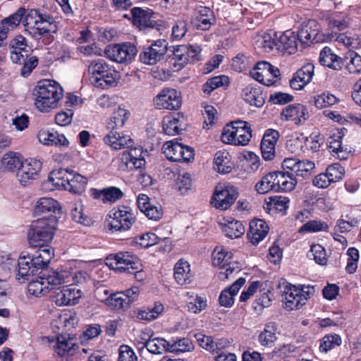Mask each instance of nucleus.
<instances>
[{
  "label": "nucleus",
  "instance_id": "obj_1",
  "mask_svg": "<svg viewBox=\"0 0 361 361\" xmlns=\"http://www.w3.org/2000/svg\"><path fill=\"white\" fill-rule=\"evenodd\" d=\"M63 92L61 86L54 80L39 81L32 93L36 108L41 112H49L56 108Z\"/></svg>",
  "mask_w": 361,
  "mask_h": 361
},
{
  "label": "nucleus",
  "instance_id": "obj_2",
  "mask_svg": "<svg viewBox=\"0 0 361 361\" xmlns=\"http://www.w3.org/2000/svg\"><path fill=\"white\" fill-rule=\"evenodd\" d=\"M57 223L56 216H42L32 221L27 232L29 244L32 247L49 246L52 240Z\"/></svg>",
  "mask_w": 361,
  "mask_h": 361
},
{
  "label": "nucleus",
  "instance_id": "obj_3",
  "mask_svg": "<svg viewBox=\"0 0 361 361\" xmlns=\"http://www.w3.org/2000/svg\"><path fill=\"white\" fill-rule=\"evenodd\" d=\"M252 137L250 125L244 121L237 120L227 124L223 129L221 139L225 144L237 146L248 145Z\"/></svg>",
  "mask_w": 361,
  "mask_h": 361
},
{
  "label": "nucleus",
  "instance_id": "obj_4",
  "mask_svg": "<svg viewBox=\"0 0 361 361\" xmlns=\"http://www.w3.org/2000/svg\"><path fill=\"white\" fill-rule=\"evenodd\" d=\"M108 226L111 232L128 231L135 222L132 209L121 205L113 208L108 214Z\"/></svg>",
  "mask_w": 361,
  "mask_h": 361
},
{
  "label": "nucleus",
  "instance_id": "obj_5",
  "mask_svg": "<svg viewBox=\"0 0 361 361\" xmlns=\"http://www.w3.org/2000/svg\"><path fill=\"white\" fill-rule=\"evenodd\" d=\"M200 47L197 45H178L173 47L170 64L174 71H178L189 62L200 60Z\"/></svg>",
  "mask_w": 361,
  "mask_h": 361
},
{
  "label": "nucleus",
  "instance_id": "obj_6",
  "mask_svg": "<svg viewBox=\"0 0 361 361\" xmlns=\"http://www.w3.org/2000/svg\"><path fill=\"white\" fill-rule=\"evenodd\" d=\"M137 52V47L129 42L111 44L107 45L104 50V55L109 60L125 64L131 62Z\"/></svg>",
  "mask_w": 361,
  "mask_h": 361
},
{
  "label": "nucleus",
  "instance_id": "obj_7",
  "mask_svg": "<svg viewBox=\"0 0 361 361\" xmlns=\"http://www.w3.org/2000/svg\"><path fill=\"white\" fill-rule=\"evenodd\" d=\"M283 288L281 290L285 307L288 310H298L302 307L307 302L305 295L300 290L299 288L283 281L279 283V288Z\"/></svg>",
  "mask_w": 361,
  "mask_h": 361
},
{
  "label": "nucleus",
  "instance_id": "obj_8",
  "mask_svg": "<svg viewBox=\"0 0 361 361\" xmlns=\"http://www.w3.org/2000/svg\"><path fill=\"white\" fill-rule=\"evenodd\" d=\"M168 51V42L158 39L147 47H144L140 54V60L147 65H154L164 59Z\"/></svg>",
  "mask_w": 361,
  "mask_h": 361
},
{
  "label": "nucleus",
  "instance_id": "obj_9",
  "mask_svg": "<svg viewBox=\"0 0 361 361\" xmlns=\"http://www.w3.org/2000/svg\"><path fill=\"white\" fill-rule=\"evenodd\" d=\"M166 157L172 161H189L194 158V149L173 140L166 142L162 147Z\"/></svg>",
  "mask_w": 361,
  "mask_h": 361
},
{
  "label": "nucleus",
  "instance_id": "obj_10",
  "mask_svg": "<svg viewBox=\"0 0 361 361\" xmlns=\"http://www.w3.org/2000/svg\"><path fill=\"white\" fill-rule=\"evenodd\" d=\"M153 101L157 109L177 110L182 104L180 92L173 88L163 89Z\"/></svg>",
  "mask_w": 361,
  "mask_h": 361
},
{
  "label": "nucleus",
  "instance_id": "obj_11",
  "mask_svg": "<svg viewBox=\"0 0 361 361\" xmlns=\"http://www.w3.org/2000/svg\"><path fill=\"white\" fill-rule=\"evenodd\" d=\"M282 169L289 173L304 179L308 178L314 169V163L309 160H299L296 158H286L282 162Z\"/></svg>",
  "mask_w": 361,
  "mask_h": 361
},
{
  "label": "nucleus",
  "instance_id": "obj_12",
  "mask_svg": "<svg viewBox=\"0 0 361 361\" xmlns=\"http://www.w3.org/2000/svg\"><path fill=\"white\" fill-rule=\"evenodd\" d=\"M238 197V192L233 186L218 185L211 203L217 209L225 210L231 207Z\"/></svg>",
  "mask_w": 361,
  "mask_h": 361
},
{
  "label": "nucleus",
  "instance_id": "obj_13",
  "mask_svg": "<svg viewBox=\"0 0 361 361\" xmlns=\"http://www.w3.org/2000/svg\"><path fill=\"white\" fill-rule=\"evenodd\" d=\"M80 297V290L74 285L56 288L52 296L53 301L58 306L75 305Z\"/></svg>",
  "mask_w": 361,
  "mask_h": 361
},
{
  "label": "nucleus",
  "instance_id": "obj_14",
  "mask_svg": "<svg viewBox=\"0 0 361 361\" xmlns=\"http://www.w3.org/2000/svg\"><path fill=\"white\" fill-rule=\"evenodd\" d=\"M112 259L116 262V269L121 271L135 274L136 276L140 273L142 264L136 255L129 252H120L114 254Z\"/></svg>",
  "mask_w": 361,
  "mask_h": 361
},
{
  "label": "nucleus",
  "instance_id": "obj_15",
  "mask_svg": "<svg viewBox=\"0 0 361 361\" xmlns=\"http://www.w3.org/2000/svg\"><path fill=\"white\" fill-rule=\"evenodd\" d=\"M42 169V163L35 159H29L23 161L17 171L16 177L22 185L29 184L36 179L38 173Z\"/></svg>",
  "mask_w": 361,
  "mask_h": 361
},
{
  "label": "nucleus",
  "instance_id": "obj_16",
  "mask_svg": "<svg viewBox=\"0 0 361 361\" xmlns=\"http://www.w3.org/2000/svg\"><path fill=\"white\" fill-rule=\"evenodd\" d=\"M121 163L130 170L138 169L145 166L146 161L141 148H132L127 152H123L119 157Z\"/></svg>",
  "mask_w": 361,
  "mask_h": 361
},
{
  "label": "nucleus",
  "instance_id": "obj_17",
  "mask_svg": "<svg viewBox=\"0 0 361 361\" xmlns=\"http://www.w3.org/2000/svg\"><path fill=\"white\" fill-rule=\"evenodd\" d=\"M314 66L307 63L300 68L290 80V87L296 90H302L312 79Z\"/></svg>",
  "mask_w": 361,
  "mask_h": 361
},
{
  "label": "nucleus",
  "instance_id": "obj_18",
  "mask_svg": "<svg viewBox=\"0 0 361 361\" xmlns=\"http://www.w3.org/2000/svg\"><path fill=\"white\" fill-rule=\"evenodd\" d=\"M18 280L23 279L24 281H28L31 276H34L37 274L38 269L34 267L32 260L30 254L25 255L22 252L18 260Z\"/></svg>",
  "mask_w": 361,
  "mask_h": 361
},
{
  "label": "nucleus",
  "instance_id": "obj_19",
  "mask_svg": "<svg viewBox=\"0 0 361 361\" xmlns=\"http://www.w3.org/2000/svg\"><path fill=\"white\" fill-rule=\"evenodd\" d=\"M275 180L276 192H288L293 190L298 183V180L288 170L282 171H273Z\"/></svg>",
  "mask_w": 361,
  "mask_h": 361
},
{
  "label": "nucleus",
  "instance_id": "obj_20",
  "mask_svg": "<svg viewBox=\"0 0 361 361\" xmlns=\"http://www.w3.org/2000/svg\"><path fill=\"white\" fill-rule=\"evenodd\" d=\"M104 142L114 149H121L126 147H130L133 141L129 135L123 133H117L111 130V132L104 137Z\"/></svg>",
  "mask_w": 361,
  "mask_h": 361
},
{
  "label": "nucleus",
  "instance_id": "obj_21",
  "mask_svg": "<svg viewBox=\"0 0 361 361\" xmlns=\"http://www.w3.org/2000/svg\"><path fill=\"white\" fill-rule=\"evenodd\" d=\"M269 228L266 221L262 219H255L250 223V230L247 236L253 245H257L264 239Z\"/></svg>",
  "mask_w": 361,
  "mask_h": 361
},
{
  "label": "nucleus",
  "instance_id": "obj_22",
  "mask_svg": "<svg viewBox=\"0 0 361 361\" xmlns=\"http://www.w3.org/2000/svg\"><path fill=\"white\" fill-rule=\"evenodd\" d=\"M319 62L321 65L334 71L341 70L343 65V59L336 55L328 47H325L321 50Z\"/></svg>",
  "mask_w": 361,
  "mask_h": 361
},
{
  "label": "nucleus",
  "instance_id": "obj_23",
  "mask_svg": "<svg viewBox=\"0 0 361 361\" xmlns=\"http://www.w3.org/2000/svg\"><path fill=\"white\" fill-rule=\"evenodd\" d=\"M278 43V50L285 51L289 54H293L297 51L299 44L295 32L291 30L281 33Z\"/></svg>",
  "mask_w": 361,
  "mask_h": 361
},
{
  "label": "nucleus",
  "instance_id": "obj_24",
  "mask_svg": "<svg viewBox=\"0 0 361 361\" xmlns=\"http://www.w3.org/2000/svg\"><path fill=\"white\" fill-rule=\"evenodd\" d=\"M76 345L73 337L69 334H59L54 345V352L60 357L73 355Z\"/></svg>",
  "mask_w": 361,
  "mask_h": 361
},
{
  "label": "nucleus",
  "instance_id": "obj_25",
  "mask_svg": "<svg viewBox=\"0 0 361 361\" xmlns=\"http://www.w3.org/2000/svg\"><path fill=\"white\" fill-rule=\"evenodd\" d=\"M307 109L302 104H291L286 106L281 112L282 119L292 121L298 124L306 120Z\"/></svg>",
  "mask_w": 361,
  "mask_h": 361
},
{
  "label": "nucleus",
  "instance_id": "obj_26",
  "mask_svg": "<svg viewBox=\"0 0 361 361\" xmlns=\"http://www.w3.org/2000/svg\"><path fill=\"white\" fill-rule=\"evenodd\" d=\"M245 283V279L240 277L230 287L223 290L219 298L220 305L226 307H231L234 302L235 295L238 293L239 290Z\"/></svg>",
  "mask_w": 361,
  "mask_h": 361
},
{
  "label": "nucleus",
  "instance_id": "obj_27",
  "mask_svg": "<svg viewBox=\"0 0 361 361\" xmlns=\"http://www.w3.org/2000/svg\"><path fill=\"white\" fill-rule=\"evenodd\" d=\"M38 250L31 256L34 267L43 270L47 267L54 257V251L50 246L38 247Z\"/></svg>",
  "mask_w": 361,
  "mask_h": 361
},
{
  "label": "nucleus",
  "instance_id": "obj_28",
  "mask_svg": "<svg viewBox=\"0 0 361 361\" xmlns=\"http://www.w3.org/2000/svg\"><path fill=\"white\" fill-rule=\"evenodd\" d=\"M92 196L101 200L103 203L112 204L123 196V192L116 187H109L102 190L92 189Z\"/></svg>",
  "mask_w": 361,
  "mask_h": 361
},
{
  "label": "nucleus",
  "instance_id": "obj_29",
  "mask_svg": "<svg viewBox=\"0 0 361 361\" xmlns=\"http://www.w3.org/2000/svg\"><path fill=\"white\" fill-rule=\"evenodd\" d=\"M243 99L252 106L261 107L264 104V97L260 87L257 85H249L242 92Z\"/></svg>",
  "mask_w": 361,
  "mask_h": 361
},
{
  "label": "nucleus",
  "instance_id": "obj_30",
  "mask_svg": "<svg viewBox=\"0 0 361 361\" xmlns=\"http://www.w3.org/2000/svg\"><path fill=\"white\" fill-rule=\"evenodd\" d=\"M71 176V171L67 169H58L52 171L49 176L48 182L56 189H64L67 190L69 187V178Z\"/></svg>",
  "mask_w": 361,
  "mask_h": 361
},
{
  "label": "nucleus",
  "instance_id": "obj_31",
  "mask_svg": "<svg viewBox=\"0 0 361 361\" xmlns=\"http://www.w3.org/2000/svg\"><path fill=\"white\" fill-rule=\"evenodd\" d=\"M56 210H59V203L52 198L43 197L39 199L34 209V214L36 216H42L48 217L54 215Z\"/></svg>",
  "mask_w": 361,
  "mask_h": 361
},
{
  "label": "nucleus",
  "instance_id": "obj_32",
  "mask_svg": "<svg viewBox=\"0 0 361 361\" xmlns=\"http://www.w3.org/2000/svg\"><path fill=\"white\" fill-rule=\"evenodd\" d=\"M93 79L94 81H92V84L94 87L101 89H108L117 85L118 73L114 68H111L109 71H105V73H101L93 78Z\"/></svg>",
  "mask_w": 361,
  "mask_h": 361
},
{
  "label": "nucleus",
  "instance_id": "obj_33",
  "mask_svg": "<svg viewBox=\"0 0 361 361\" xmlns=\"http://www.w3.org/2000/svg\"><path fill=\"white\" fill-rule=\"evenodd\" d=\"M277 326L274 322L265 324L263 331L258 336V341L264 347L271 348L277 339Z\"/></svg>",
  "mask_w": 361,
  "mask_h": 361
},
{
  "label": "nucleus",
  "instance_id": "obj_34",
  "mask_svg": "<svg viewBox=\"0 0 361 361\" xmlns=\"http://www.w3.org/2000/svg\"><path fill=\"white\" fill-rule=\"evenodd\" d=\"M269 68V63L262 61L256 63L254 68L250 70V74L255 80L267 86L272 85L271 79H268L269 73L267 68Z\"/></svg>",
  "mask_w": 361,
  "mask_h": 361
},
{
  "label": "nucleus",
  "instance_id": "obj_35",
  "mask_svg": "<svg viewBox=\"0 0 361 361\" xmlns=\"http://www.w3.org/2000/svg\"><path fill=\"white\" fill-rule=\"evenodd\" d=\"M174 279L176 282L183 286L190 282L191 274L190 264L187 261L180 259L174 267Z\"/></svg>",
  "mask_w": 361,
  "mask_h": 361
},
{
  "label": "nucleus",
  "instance_id": "obj_36",
  "mask_svg": "<svg viewBox=\"0 0 361 361\" xmlns=\"http://www.w3.org/2000/svg\"><path fill=\"white\" fill-rule=\"evenodd\" d=\"M130 114L129 111L123 108L118 107L115 109L107 121L108 129L115 130L123 128L129 118Z\"/></svg>",
  "mask_w": 361,
  "mask_h": 361
},
{
  "label": "nucleus",
  "instance_id": "obj_37",
  "mask_svg": "<svg viewBox=\"0 0 361 361\" xmlns=\"http://www.w3.org/2000/svg\"><path fill=\"white\" fill-rule=\"evenodd\" d=\"M214 169L221 173L231 172L233 164L230 161V154L226 151H218L214 158Z\"/></svg>",
  "mask_w": 361,
  "mask_h": 361
},
{
  "label": "nucleus",
  "instance_id": "obj_38",
  "mask_svg": "<svg viewBox=\"0 0 361 361\" xmlns=\"http://www.w3.org/2000/svg\"><path fill=\"white\" fill-rule=\"evenodd\" d=\"M20 154L8 152L6 153L1 160V169L4 171H14L20 168L23 159Z\"/></svg>",
  "mask_w": 361,
  "mask_h": 361
},
{
  "label": "nucleus",
  "instance_id": "obj_39",
  "mask_svg": "<svg viewBox=\"0 0 361 361\" xmlns=\"http://www.w3.org/2000/svg\"><path fill=\"white\" fill-rule=\"evenodd\" d=\"M142 340L143 342L141 343L142 346L140 348H146L152 354H162L168 351L169 341L163 338H154L149 340L142 338Z\"/></svg>",
  "mask_w": 361,
  "mask_h": 361
},
{
  "label": "nucleus",
  "instance_id": "obj_40",
  "mask_svg": "<svg viewBox=\"0 0 361 361\" xmlns=\"http://www.w3.org/2000/svg\"><path fill=\"white\" fill-rule=\"evenodd\" d=\"M157 13L153 10L147 8L134 7L130 10L132 23H159V20H151L156 18Z\"/></svg>",
  "mask_w": 361,
  "mask_h": 361
},
{
  "label": "nucleus",
  "instance_id": "obj_41",
  "mask_svg": "<svg viewBox=\"0 0 361 361\" xmlns=\"http://www.w3.org/2000/svg\"><path fill=\"white\" fill-rule=\"evenodd\" d=\"M245 227L242 222L230 218L223 226V232L230 238H238L245 233Z\"/></svg>",
  "mask_w": 361,
  "mask_h": 361
},
{
  "label": "nucleus",
  "instance_id": "obj_42",
  "mask_svg": "<svg viewBox=\"0 0 361 361\" xmlns=\"http://www.w3.org/2000/svg\"><path fill=\"white\" fill-rule=\"evenodd\" d=\"M39 274L43 276L44 280V282L47 284V286L49 287L50 290L54 289L55 290L57 288V286L68 282L66 280L67 277V273L65 271L59 272L56 271H51L47 275L45 273L41 271Z\"/></svg>",
  "mask_w": 361,
  "mask_h": 361
},
{
  "label": "nucleus",
  "instance_id": "obj_43",
  "mask_svg": "<svg viewBox=\"0 0 361 361\" xmlns=\"http://www.w3.org/2000/svg\"><path fill=\"white\" fill-rule=\"evenodd\" d=\"M277 33L274 30H269L267 32L264 33L262 37L257 40L259 46L262 48L264 51L269 52L274 48L278 50Z\"/></svg>",
  "mask_w": 361,
  "mask_h": 361
},
{
  "label": "nucleus",
  "instance_id": "obj_44",
  "mask_svg": "<svg viewBox=\"0 0 361 361\" xmlns=\"http://www.w3.org/2000/svg\"><path fill=\"white\" fill-rule=\"evenodd\" d=\"M339 101L338 98L329 92H324L312 97L311 102L317 109L331 106Z\"/></svg>",
  "mask_w": 361,
  "mask_h": 361
},
{
  "label": "nucleus",
  "instance_id": "obj_45",
  "mask_svg": "<svg viewBox=\"0 0 361 361\" xmlns=\"http://www.w3.org/2000/svg\"><path fill=\"white\" fill-rule=\"evenodd\" d=\"M194 349L192 341L188 338H181L169 341L168 351L176 354L190 352Z\"/></svg>",
  "mask_w": 361,
  "mask_h": 361
},
{
  "label": "nucleus",
  "instance_id": "obj_46",
  "mask_svg": "<svg viewBox=\"0 0 361 361\" xmlns=\"http://www.w3.org/2000/svg\"><path fill=\"white\" fill-rule=\"evenodd\" d=\"M87 184V178L71 171V176L69 178V187L67 188V190L72 193L81 194L85 191Z\"/></svg>",
  "mask_w": 361,
  "mask_h": 361
},
{
  "label": "nucleus",
  "instance_id": "obj_47",
  "mask_svg": "<svg viewBox=\"0 0 361 361\" xmlns=\"http://www.w3.org/2000/svg\"><path fill=\"white\" fill-rule=\"evenodd\" d=\"M274 172H270L262 177L256 183L255 189L258 193L265 194L271 190L276 192Z\"/></svg>",
  "mask_w": 361,
  "mask_h": 361
},
{
  "label": "nucleus",
  "instance_id": "obj_48",
  "mask_svg": "<svg viewBox=\"0 0 361 361\" xmlns=\"http://www.w3.org/2000/svg\"><path fill=\"white\" fill-rule=\"evenodd\" d=\"M193 17L197 23H212L215 20L214 11L204 6H196L193 11Z\"/></svg>",
  "mask_w": 361,
  "mask_h": 361
},
{
  "label": "nucleus",
  "instance_id": "obj_49",
  "mask_svg": "<svg viewBox=\"0 0 361 361\" xmlns=\"http://www.w3.org/2000/svg\"><path fill=\"white\" fill-rule=\"evenodd\" d=\"M178 117H168L163 121V130L169 135H176L181 133L183 128L180 124Z\"/></svg>",
  "mask_w": 361,
  "mask_h": 361
},
{
  "label": "nucleus",
  "instance_id": "obj_50",
  "mask_svg": "<svg viewBox=\"0 0 361 361\" xmlns=\"http://www.w3.org/2000/svg\"><path fill=\"white\" fill-rule=\"evenodd\" d=\"M229 84V79L226 75H219L209 79L203 85L202 91L209 94L215 89L227 86Z\"/></svg>",
  "mask_w": 361,
  "mask_h": 361
},
{
  "label": "nucleus",
  "instance_id": "obj_51",
  "mask_svg": "<svg viewBox=\"0 0 361 361\" xmlns=\"http://www.w3.org/2000/svg\"><path fill=\"white\" fill-rule=\"evenodd\" d=\"M44 281L43 276L40 274L39 279L30 282L27 287L30 294L37 297L46 295L49 292V287Z\"/></svg>",
  "mask_w": 361,
  "mask_h": 361
},
{
  "label": "nucleus",
  "instance_id": "obj_52",
  "mask_svg": "<svg viewBox=\"0 0 361 361\" xmlns=\"http://www.w3.org/2000/svg\"><path fill=\"white\" fill-rule=\"evenodd\" d=\"M346 59L349 61L345 63V68L350 74H361V56L355 51H350Z\"/></svg>",
  "mask_w": 361,
  "mask_h": 361
},
{
  "label": "nucleus",
  "instance_id": "obj_53",
  "mask_svg": "<svg viewBox=\"0 0 361 361\" xmlns=\"http://www.w3.org/2000/svg\"><path fill=\"white\" fill-rule=\"evenodd\" d=\"M267 202L268 209H274L277 212H283L289 207L290 200L286 197L271 196Z\"/></svg>",
  "mask_w": 361,
  "mask_h": 361
},
{
  "label": "nucleus",
  "instance_id": "obj_54",
  "mask_svg": "<svg viewBox=\"0 0 361 361\" xmlns=\"http://www.w3.org/2000/svg\"><path fill=\"white\" fill-rule=\"evenodd\" d=\"M232 253L223 248L216 247L213 252L212 262L214 266L219 267L221 269L225 267L226 263L231 262Z\"/></svg>",
  "mask_w": 361,
  "mask_h": 361
},
{
  "label": "nucleus",
  "instance_id": "obj_55",
  "mask_svg": "<svg viewBox=\"0 0 361 361\" xmlns=\"http://www.w3.org/2000/svg\"><path fill=\"white\" fill-rule=\"evenodd\" d=\"M341 344V338L338 334H329L324 336L320 342L319 350L326 353L329 350Z\"/></svg>",
  "mask_w": 361,
  "mask_h": 361
},
{
  "label": "nucleus",
  "instance_id": "obj_56",
  "mask_svg": "<svg viewBox=\"0 0 361 361\" xmlns=\"http://www.w3.org/2000/svg\"><path fill=\"white\" fill-rule=\"evenodd\" d=\"M308 257H312L315 262L320 265H325L327 262L325 249L319 244L311 246Z\"/></svg>",
  "mask_w": 361,
  "mask_h": 361
},
{
  "label": "nucleus",
  "instance_id": "obj_57",
  "mask_svg": "<svg viewBox=\"0 0 361 361\" xmlns=\"http://www.w3.org/2000/svg\"><path fill=\"white\" fill-rule=\"evenodd\" d=\"M106 305L114 309L124 310L128 309L130 307L128 302L126 300V297H125L122 292L116 293L114 294L111 293Z\"/></svg>",
  "mask_w": 361,
  "mask_h": 361
},
{
  "label": "nucleus",
  "instance_id": "obj_58",
  "mask_svg": "<svg viewBox=\"0 0 361 361\" xmlns=\"http://www.w3.org/2000/svg\"><path fill=\"white\" fill-rule=\"evenodd\" d=\"M331 183H336L341 180L345 174L344 168L338 163L329 166L326 170Z\"/></svg>",
  "mask_w": 361,
  "mask_h": 361
},
{
  "label": "nucleus",
  "instance_id": "obj_59",
  "mask_svg": "<svg viewBox=\"0 0 361 361\" xmlns=\"http://www.w3.org/2000/svg\"><path fill=\"white\" fill-rule=\"evenodd\" d=\"M159 238L154 233H146L139 235L135 239L137 244L141 247L148 248L158 243Z\"/></svg>",
  "mask_w": 361,
  "mask_h": 361
},
{
  "label": "nucleus",
  "instance_id": "obj_60",
  "mask_svg": "<svg viewBox=\"0 0 361 361\" xmlns=\"http://www.w3.org/2000/svg\"><path fill=\"white\" fill-rule=\"evenodd\" d=\"M348 262L345 267V271L348 274L355 272L357 267V262L360 258L359 252L355 247H350L347 250Z\"/></svg>",
  "mask_w": 361,
  "mask_h": 361
},
{
  "label": "nucleus",
  "instance_id": "obj_61",
  "mask_svg": "<svg viewBox=\"0 0 361 361\" xmlns=\"http://www.w3.org/2000/svg\"><path fill=\"white\" fill-rule=\"evenodd\" d=\"M207 307V300L204 298L196 295L190 298L188 302V310L192 313L197 314L204 310Z\"/></svg>",
  "mask_w": 361,
  "mask_h": 361
},
{
  "label": "nucleus",
  "instance_id": "obj_62",
  "mask_svg": "<svg viewBox=\"0 0 361 361\" xmlns=\"http://www.w3.org/2000/svg\"><path fill=\"white\" fill-rule=\"evenodd\" d=\"M72 219L77 223H80L85 226H88L90 223V219L87 214H84L83 205L80 203L75 204L71 209Z\"/></svg>",
  "mask_w": 361,
  "mask_h": 361
},
{
  "label": "nucleus",
  "instance_id": "obj_63",
  "mask_svg": "<svg viewBox=\"0 0 361 361\" xmlns=\"http://www.w3.org/2000/svg\"><path fill=\"white\" fill-rule=\"evenodd\" d=\"M295 35L298 42L300 43L301 48H303V45L307 44L316 34L314 31L310 30L308 24H303L302 27L295 32Z\"/></svg>",
  "mask_w": 361,
  "mask_h": 361
},
{
  "label": "nucleus",
  "instance_id": "obj_64",
  "mask_svg": "<svg viewBox=\"0 0 361 361\" xmlns=\"http://www.w3.org/2000/svg\"><path fill=\"white\" fill-rule=\"evenodd\" d=\"M329 229V226L326 223L322 221L312 220L305 223L300 228V231L306 232H318Z\"/></svg>",
  "mask_w": 361,
  "mask_h": 361
}]
</instances>
